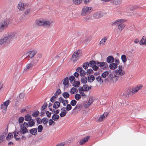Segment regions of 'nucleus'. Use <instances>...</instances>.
<instances>
[{
  "instance_id": "nucleus-54",
  "label": "nucleus",
  "mask_w": 146,
  "mask_h": 146,
  "mask_svg": "<svg viewBox=\"0 0 146 146\" xmlns=\"http://www.w3.org/2000/svg\"><path fill=\"white\" fill-rule=\"evenodd\" d=\"M138 6L133 5L130 8V11H133L134 9H136L138 8Z\"/></svg>"
},
{
  "instance_id": "nucleus-50",
  "label": "nucleus",
  "mask_w": 146,
  "mask_h": 146,
  "mask_svg": "<svg viewBox=\"0 0 146 146\" xmlns=\"http://www.w3.org/2000/svg\"><path fill=\"white\" fill-rule=\"evenodd\" d=\"M81 98V95L79 94H77L75 95V98L76 100H79Z\"/></svg>"
},
{
  "instance_id": "nucleus-36",
  "label": "nucleus",
  "mask_w": 146,
  "mask_h": 146,
  "mask_svg": "<svg viewBox=\"0 0 146 146\" xmlns=\"http://www.w3.org/2000/svg\"><path fill=\"white\" fill-rule=\"evenodd\" d=\"M26 9L25 10L24 14L25 15H28L29 13H30V12L31 11V8L29 7H28V5L27 6V8H26Z\"/></svg>"
},
{
  "instance_id": "nucleus-13",
  "label": "nucleus",
  "mask_w": 146,
  "mask_h": 146,
  "mask_svg": "<svg viewBox=\"0 0 146 146\" xmlns=\"http://www.w3.org/2000/svg\"><path fill=\"white\" fill-rule=\"evenodd\" d=\"M27 5L24 4L23 3H20L18 5V8L20 10L22 11L27 8Z\"/></svg>"
},
{
  "instance_id": "nucleus-52",
  "label": "nucleus",
  "mask_w": 146,
  "mask_h": 146,
  "mask_svg": "<svg viewBox=\"0 0 146 146\" xmlns=\"http://www.w3.org/2000/svg\"><path fill=\"white\" fill-rule=\"evenodd\" d=\"M77 101L74 100H72L70 102V104L72 106H75L76 104Z\"/></svg>"
},
{
  "instance_id": "nucleus-43",
  "label": "nucleus",
  "mask_w": 146,
  "mask_h": 146,
  "mask_svg": "<svg viewBox=\"0 0 146 146\" xmlns=\"http://www.w3.org/2000/svg\"><path fill=\"white\" fill-rule=\"evenodd\" d=\"M39 114V111L37 110L33 112L32 114V115L33 117H37L38 116Z\"/></svg>"
},
{
  "instance_id": "nucleus-64",
  "label": "nucleus",
  "mask_w": 146,
  "mask_h": 146,
  "mask_svg": "<svg viewBox=\"0 0 146 146\" xmlns=\"http://www.w3.org/2000/svg\"><path fill=\"white\" fill-rule=\"evenodd\" d=\"M75 78V77L73 76L70 77L69 80L70 82L72 83Z\"/></svg>"
},
{
  "instance_id": "nucleus-48",
  "label": "nucleus",
  "mask_w": 146,
  "mask_h": 146,
  "mask_svg": "<svg viewBox=\"0 0 146 146\" xmlns=\"http://www.w3.org/2000/svg\"><path fill=\"white\" fill-rule=\"evenodd\" d=\"M74 3L76 5L79 4L81 2L82 0H72Z\"/></svg>"
},
{
  "instance_id": "nucleus-40",
  "label": "nucleus",
  "mask_w": 146,
  "mask_h": 146,
  "mask_svg": "<svg viewBox=\"0 0 146 146\" xmlns=\"http://www.w3.org/2000/svg\"><path fill=\"white\" fill-rule=\"evenodd\" d=\"M81 82L83 84H86L87 82V78L86 77L83 76L81 79Z\"/></svg>"
},
{
  "instance_id": "nucleus-29",
  "label": "nucleus",
  "mask_w": 146,
  "mask_h": 146,
  "mask_svg": "<svg viewBox=\"0 0 146 146\" xmlns=\"http://www.w3.org/2000/svg\"><path fill=\"white\" fill-rule=\"evenodd\" d=\"M60 103L58 102H55L53 106V108L55 109H57L60 106Z\"/></svg>"
},
{
  "instance_id": "nucleus-59",
  "label": "nucleus",
  "mask_w": 146,
  "mask_h": 146,
  "mask_svg": "<svg viewBox=\"0 0 146 146\" xmlns=\"http://www.w3.org/2000/svg\"><path fill=\"white\" fill-rule=\"evenodd\" d=\"M61 92V90L60 89H58L54 93V95H58L60 94Z\"/></svg>"
},
{
  "instance_id": "nucleus-47",
  "label": "nucleus",
  "mask_w": 146,
  "mask_h": 146,
  "mask_svg": "<svg viewBox=\"0 0 146 146\" xmlns=\"http://www.w3.org/2000/svg\"><path fill=\"white\" fill-rule=\"evenodd\" d=\"M96 80L100 83H102L103 82V80L102 79V78L100 76L96 78Z\"/></svg>"
},
{
  "instance_id": "nucleus-34",
  "label": "nucleus",
  "mask_w": 146,
  "mask_h": 146,
  "mask_svg": "<svg viewBox=\"0 0 146 146\" xmlns=\"http://www.w3.org/2000/svg\"><path fill=\"white\" fill-rule=\"evenodd\" d=\"M95 62L94 64H92V65L91 67H92L93 70H97L98 69V66L96 65H97L96 64V61H95Z\"/></svg>"
},
{
  "instance_id": "nucleus-12",
  "label": "nucleus",
  "mask_w": 146,
  "mask_h": 146,
  "mask_svg": "<svg viewBox=\"0 0 146 146\" xmlns=\"http://www.w3.org/2000/svg\"><path fill=\"white\" fill-rule=\"evenodd\" d=\"M104 15L102 12H98L95 13L93 15L94 17L96 19H98L102 17Z\"/></svg>"
},
{
  "instance_id": "nucleus-45",
  "label": "nucleus",
  "mask_w": 146,
  "mask_h": 146,
  "mask_svg": "<svg viewBox=\"0 0 146 146\" xmlns=\"http://www.w3.org/2000/svg\"><path fill=\"white\" fill-rule=\"evenodd\" d=\"M48 120V119L46 117H44L42 119V122L45 125L46 124Z\"/></svg>"
},
{
  "instance_id": "nucleus-41",
  "label": "nucleus",
  "mask_w": 146,
  "mask_h": 146,
  "mask_svg": "<svg viewBox=\"0 0 146 146\" xmlns=\"http://www.w3.org/2000/svg\"><path fill=\"white\" fill-rule=\"evenodd\" d=\"M121 59L123 62L124 63L125 62L127 61V58L125 55H122L121 56Z\"/></svg>"
},
{
  "instance_id": "nucleus-4",
  "label": "nucleus",
  "mask_w": 146,
  "mask_h": 146,
  "mask_svg": "<svg viewBox=\"0 0 146 146\" xmlns=\"http://www.w3.org/2000/svg\"><path fill=\"white\" fill-rule=\"evenodd\" d=\"M92 8L91 7H88L86 6H84L82 9L81 15L84 16L89 14L92 11Z\"/></svg>"
},
{
  "instance_id": "nucleus-6",
  "label": "nucleus",
  "mask_w": 146,
  "mask_h": 146,
  "mask_svg": "<svg viewBox=\"0 0 146 146\" xmlns=\"http://www.w3.org/2000/svg\"><path fill=\"white\" fill-rule=\"evenodd\" d=\"M81 53L79 50L76 51L73 53L72 58L73 60L74 61H76L78 58L81 56Z\"/></svg>"
},
{
  "instance_id": "nucleus-32",
  "label": "nucleus",
  "mask_w": 146,
  "mask_h": 146,
  "mask_svg": "<svg viewBox=\"0 0 146 146\" xmlns=\"http://www.w3.org/2000/svg\"><path fill=\"white\" fill-rule=\"evenodd\" d=\"M59 117L58 115L54 114L52 116V119L54 121H57Z\"/></svg>"
},
{
  "instance_id": "nucleus-5",
  "label": "nucleus",
  "mask_w": 146,
  "mask_h": 146,
  "mask_svg": "<svg viewBox=\"0 0 146 146\" xmlns=\"http://www.w3.org/2000/svg\"><path fill=\"white\" fill-rule=\"evenodd\" d=\"M37 63V60H33L30 63L28 64L26 66V69L27 71L31 70L32 69H34L36 66Z\"/></svg>"
},
{
  "instance_id": "nucleus-51",
  "label": "nucleus",
  "mask_w": 146,
  "mask_h": 146,
  "mask_svg": "<svg viewBox=\"0 0 146 146\" xmlns=\"http://www.w3.org/2000/svg\"><path fill=\"white\" fill-rule=\"evenodd\" d=\"M43 129V127L42 125H39L37 128V129L38 130V131L39 132H41L42 131Z\"/></svg>"
},
{
  "instance_id": "nucleus-10",
  "label": "nucleus",
  "mask_w": 146,
  "mask_h": 146,
  "mask_svg": "<svg viewBox=\"0 0 146 146\" xmlns=\"http://www.w3.org/2000/svg\"><path fill=\"white\" fill-rule=\"evenodd\" d=\"M95 62V61L94 60L91 61L89 63L86 62L84 64L83 67L84 69H87L88 66L91 67L92 65V64H94Z\"/></svg>"
},
{
  "instance_id": "nucleus-3",
  "label": "nucleus",
  "mask_w": 146,
  "mask_h": 146,
  "mask_svg": "<svg viewBox=\"0 0 146 146\" xmlns=\"http://www.w3.org/2000/svg\"><path fill=\"white\" fill-rule=\"evenodd\" d=\"M10 20L9 19H7L0 22V32H3L8 28Z\"/></svg>"
},
{
  "instance_id": "nucleus-30",
  "label": "nucleus",
  "mask_w": 146,
  "mask_h": 146,
  "mask_svg": "<svg viewBox=\"0 0 146 146\" xmlns=\"http://www.w3.org/2000/svg\"><path fill=\"white\" fill-rule=\"evenodd\" d=\"M25 120L27 121H29L32 119L31 116L29 114L26 115L25 116Z\"/></svg>"
},
{
  "instance_id": "nucleus-14",
  "label": "nucleus",
  "mask_w": 146,
  "mask_h": 146,
  "mask_svg": "<svg viewBox=\"0 0 146 146\" xmlns=\"http://www.w3.org/2000/svg\"><path fill=\"white\" fill-rule=\"evenodd\" d=\"M36 51H32L28 52L24 55L26 56H28L29 57L32 58L36 54Z\"/></svg>"
},
{
  "instance_id": "nucleus-49",
  "label": "nucleus",
  "mask_w": 146,
  "mask_h": 146,
  "mask_svg": "<svg viewBox=\"0 0 146 146\" xmlns=\"http://www.w3.org/2000/svg\"><path fill=\"white\" fill-rule=\"evenodd\" d=\"M82 108V106L80 104H78L76 106H75V108L73 110H75L76 109H81Z\"/></svg>"
},
{
  "instance_id": "nucleus-42",
  "label": "nucleus",
  "mask_w": 146,
  "mask_h": 146,
  "mask_svg": "<svg viewBox=\"0 0 146 146\" xmlns=\"http://www.w3.org/2000/svg\"><path fill=\"white\" fill-rule=\"evenodd\" d=\"M78 91L77 89L74 87L72 88L70 90V92L72 94H74L75 92H77Z\"/></svg>"
},
{
  "instance_id": "nucleus-53",
  "label": "nucleus",
  "mask_w": 146,
  "mask_h": 146,
  "mask_svg": "<svg viewBox=\"0 0 146 146\" xmlns=\"http://www.w3.org/2000/svg\"><path fill=\"white\" fill-rule=\"evenodd\" d=\"M93 72V71L92 69H88L86 72V74L87 75H89L91 74Z\"/></svg>"
},
{
  "instance_id": "nucleus-58",
  "label": "nucleus",
  "mask_w": 146,
  "mask_h": 146,
  "mask_svg": "<svg viewBox=\"0 0 146 146\" xmlns=\"http://www.w3.org/2000/svg\"><path fill=\"white\" fill-rule=\"evenodd\" d=\"M9 104V100H7L6 101L4 102L3 105L7 107L8 105Z\"/></svg>"
},
{
  "instance_id": "nucleus-25",
  "label": "nucleus",
  "mask_w": 146,
  "mask_h": 146,
  "mask_svg": "<svg viewBox=\"0 0 146 146\" xmlns=\"http://www.w3.org/2000/svg\"><path fill=\"white\" fill-rule=\"evenodd\" d=\"M95 79V77L93 75H90L88 77V81L90 82H92Z\"/></svg>"
},
{
  "instance_id": "nucleus-39",
  "label": "nucleus",
  "mask_w": 146,
  "mask_h": 146,
  "mask_svg": "<svg viewBox=\"0 0 146 146\" xmlns=\"http://www.w3.org/2000/svg\"><path fill=\"white\" fill-rule=\"evenodd\" d=\"M109 72L108 71H106L104 72L102 74V77L103 78H105L106 77V76L108 75Z\"/></svg>"
},
{
  "instance_id": "nucleus-17",
  "label": "nucleus",
  "mask_w": 146,
  "mask_h": 146,
  "mask_svg": "<svg viewBox=\"0 0 146 146\" xmlns=\"http://www.w3.org/2000/svg\"><path fill=\"white\" fill-rule=\"evenodd\" d=\"M114 58L113 56H110L107 57L106 61L109 63H111L114 61Z\"/></svg>"
},
{
  "instance_id": "nucleus-55",
  "label": "nucleus",
  "mask_w": 146,
  "mask_h": 146,
  "mask_svg": "<svg viewBox=\"0 0 146 146\" xmlns=\"http://www.w3.org/2000/svg\"><path fill=\"white\" fill-rule=\"evenodd\" d=\"M72 108V107L70 104H68L66 108V110L69 111Z\"/></svg>"
},
{
  "instance_id": "nucleus-21",
  "label": "nucleus",
  "mask_w": 146,
  "mask_h": 146,
  "mask_svg": "<svg viewBox=\"0 0 146 146\" xmlns=\"http://www.w3.org/2000/svg\"><path fill=\"white\" fill-rule=\"evenodd\" d=\"M140 45H146V36H143L139 42Z\"/></svg>"
},
{
  "instance_id": "nucleus-11",
  "label": "nucleus",
  "mask_w": 146,
  "mask_h": 146,
  "mask_svg": "<svg viewBox=\"0 0 146 146\" xmlns=\"http://www.w3.org/2000/svg\"><path fill=\"white\" fill-rule=\"evenodd\" d=\"M29 122L28 123L24 122V125L27 127H31L34 125L35 122L34 120L32 119L31 120H30Z\"/></svg>"
},
{
  "instance_id": "nucleus-20",
  "label": "nucleus",
  "mask_w": 146,
  "mask_h": 146,
  "mask_svg": "<svg viewBox=\"0 0 146 146\" xmlns=\"http://www.w3.org/2000/svg\"><path fill=\"white\" fill-rule=\"evenodd\" d=\"M89 137H90L89 136H87L86 137H85L84 139L80 140V144L82 145L87 142L89 138Z\"/></svg>"
},
{
  "instance_id": "nucleus-9",
  "label": "nucleus",
  "mask_w": 146,
  "mask_h": 146,
  "mask_svg": "<svg viewBox=\"0 0 146 146\" xmlns=\"http://www.w3.org/2000/svg\"><path fill=\"white\" fill-rule=\"evenodd\" d=\"M27 127L24 125V123L23 124L20 125V129L19 130V132L21 134H25L28 132V129Z\"/></svg>"
},
{
  "instance_id": "nucleus-8",
  "label": "nucleus",
  "mask_w": 146,
  "mask_h": 146,
  "mask_svg": "<svg viewBox=\"0 0 146 146\" xmlns=\"http://www.w3.org/2000/svg\"><path fill=\"white\" fill-rule=\"evenodd\" d=\"M109 76V79L111 80H112L113 82H116L119 78V75L115 73H114L113 75L110 74Z\"/></svg>"
},
{
  "instance_id": "nucleus-2",
  "label": "nucleus",
  "mask_w": 146,
  "mask_h": 146,
  "mask_svg": "<svg viewBox=\"0 0 146 146\" xmlns=\"http://www.w3.org/2000/svg\"><path fill=\"white\" fill-rule=\"evenodd\" d=\"M125 21V20L122 19H118L116 20L111 24L112 25H117L118 31L120 33L125 27V25L123 24Z\"/></svg>"
},
{
  "instance_id": "nucleus-44",
  "label": "nucleus",
  "mask_w": 146,
  "mask_h": 146,
  "mask_svg": "<svg viewBox=\"0 0 146 146\" xmlns=\"http://www.w3.org/2000/svg\"><path fill=\"white\" fill-rule=\"evenodd\" d=\"M96 64L98 66L101 67H103V65L104 64V62H99L96 61Z\"/></svg>"
},
{
  "instance_id": "nucleus-63",
  "label": "nucleus",
  "mask_w": 146,
  "mask_h": 146,
  "mask_svg": "<svg viewBox=\"0 0 146 146\" xmlns=\"http://www.w3.org/2000/svg\"><path fill=\"white\" fill-rule=\"evenodd\" d=\"M82 67H78V68L76 70L77 72H80H80L82 71Z\"/></svg>"
},
{
  "instance_id": "nucleus-31",
  "label": "nucleus",
  "mask_w": 146,
  "mask_h": 146,
  "mask_svg": "<svg viewBox=\"0 0 146 146\" xmlns=\"http://www.w3.org/2000/svg\"><path fill=\"white\" fill-rule=\"evenodd\" d=\"M92 86H90L89 87L87 85L85 84L83 85V88H84V90L85 91H87L88 90L91 89V88Z\"/></svg>"
},
{
  "instance_id": "nucleus-56",
  "label": "nucleus",
  "mask_w": 146,
  "mask_h": 146,
  "mask_svg": "<svg viewBox=\"0 0 146 146\" xmlns=\"http://www.w3.org/2000/svg\"><path fill=\"white\" fill-rule=\"evenodd\" d=\"M24 118L22 117H20L19 119V123H22L24 120Z\"/></svg>"
},
{
  "instance_id": "nucleus-26",
  "label": "nucleus",
  "mask_w": 146,
  "mask_h": 146,
  "mask_svg": "<svg viewBox=\"0 0 146 146\" xmlns=\"http://www.w3.org/2000/svg\"><path fill=\"white\" fill-rule=\"evenodd\" d=\"M111 3L114 5H119L122 3L121 0H113L111 1Z\"/></svg>"
},
{
  "instance_id": "nucleus-33",
  "label": "nucleus",
  "mask_w": 146,
  "mask_h": 146,
  "mask_svg": "<svg viewBox=\"0 0 146 146\" xmlns=\"http://www.w3.org/2000/svg\"><path fill=\"white\" fill-rule=\"evenodd\" d=\"M13 136L12 133H8V135L6 137V139L7 140L9 141L11 139L13 138Z\"/></svg>"
},
{
  "instance_id": "nucleus-60",
  "label": "nucleus",
  "mask_w": 146,
  "mask_h": 146,
  "mask_svg": "<svg viewBox=\"0 0 146 146\" xmlns=\"http://www.w3.org/2000/svg\"><path fill=\"white\" fill-rule=\"evenodd\" d=\"M66 114V113L65 111H62L61 113L60 114V116L61 117H63L64 116H65Z\"/></svg>"
},
{
  "instance_id": "nucleus-23",
  "label": "nucleus",
  "mask_w": 146,
  "mask_h": 146,
  "mask_svg": "<svg viewBox=\"0 0 146 146\" xmlns=\"http://www.w3.org/2000/svg\"><path fill=\"white\" fill-rule=\"evenodd\" d=\"M93 102V101L92 98H89V101L87 102L86 104H85V107L86 108L88 107Z\"/></svg>"
},
{
  "instance_id": "nucleus-19",
  "label": "nucleus",
  "mask_w": 146,
  "mask_h": 146,
  "mask_svg": "<svg viewBox=\"0 0 146 146\" xmlns=\"http://www.w3.org/2000/svg\"><path fill=\"white\" fill-rule=\"evenodd\" d=\"M52 22L47 20H44L43 26L45 27H49Z\"/></svg>"
},
{
  "instance_id": "nucleus-22",
  "label": "nucleus",
  "mask_w": 146,
  "mask_h": 146,
  "mask_svg": "<svg viewBox=\"0 0 146 146\" xmlns=\"http://www.w3.org/2000/svg\"><path fill=\"white\" fill-rule=\"evenodd\" d=\"M30 133L33 135H35L37 134V129L36 128H34L29 130Z\"/></svg>"
},
{
  "instance_id": "nucleus-57",
  "label": "nucleus",
  "mask_w": 146,
  "mask_h": 146,
  "mask_svg": "<svg viewBox=\"0 0 146 146\" xmlns=\"http://www.w3.org/2000/svg\"><path fill=\"white\" fill-rule=\"evenodd\" d=\"M53 120L52 119H50L49 120V124L50 125H51L52 124L53 125H54L55 124V122L53 121Z\"/></svg>"
},
{
  "instance_id": "nucleus-27",
  "label": "nucleus",
  "mask_w": 146,
  "mask_h": 146,
  "mask_svg": "<svg viewBox=\"0 0 146 146\" xmlns=\"http://www.w3.org/2000/svg\"><path fill=\"white\" fill-rule=\"evenodd\" d=\"M107 39V37H104L100 41L99 44L100 45H104L105 42H106Z\"/></svg>"
},
{
  "instance_id": "nucleus-15",
  "label": "nucleus",
  "mask_w": 146,
  "mask_h": 146,
  "mask_svg": "<svg viewBox=\"0 0 146 146\" xmlns=\"http://www.w3.org/2000/svg\"><path fill=\"white\" fill-rule=\"evenodd\" d=\"M142 85L140 86L137 85L136 87H133L132 88V92L133 93H135L137 92V91L142 87Z\"/></svg>"
},
{
  "instance_id": "nucleus-62",
  "label": "nucleus",
  "mask_w": 146,
  "mask_h": 146,
  "mask_svg": "<svg viewBox=\"0 0 146 146\" xmlns=\"http://www.w3.org/2000/svg\"><path fill=\"white\" fill-rule=\"evenodd\" d=\"M37 122L39 124H40L42 122V120L39 118H37L36 119Z\"/></svg>"
},
{
  "instance_id": "nucleus-16",
  "label": "nucleus",
  "mask_w": 146,
  "mask_h": 146,
  "mask_svg": "<svg viewBox=\"0 0 146 146\" xmlns=\"http://www.w3.org/2000/svg\"><path fill=\"white\" fill-rule=\"evenodd\" d=\"M108 113L107 112H105L103 114L101 115L98 119V121L100 122L102 121L108 115Z\"/></svg>"
},
{
  "instance_id": "nucleus-46",
  "label": "nucleus",
  "mask_w": 146,
  "mask_h": 146,
  "mask_svg": "<svg viewBox=\"0 0 146 146\" xmlns=\"http://www.w3.org/2000/svg\"><path fill=\"white\" fill-rule=\"evenodd\" d=\"M80 82L79 81L76 82L74 83L73 84V86L76 88H78L79 86Z\"/></svg>"
},
{
  "instance_id": "nucleus-18",
  "label": "nucleus",
  "mask_w": 146,
  "mask_h": 146,
  "mask_svg": "<svg viewBox=\"0 0 146 146\" xmlns=\"http://www.w3.org/2000/svg\"><path fill=\"white\" fill-rule=\"evenodd\" d=\"M69 78L68 77L65 78L63 82V84L64 85V87L67 88L68 86Z\"/></svg>"
},
{
  "instance_id": "nucleus-61",
  "label": "nucleus",
  "mask_w": 146,
  "mask_h": 146,
  "mask_svg": "<svg viewBox=\"0 0 146 146\" xmlns=\"http://www.w3.org/2000/svg\"><path fill=\"white\" fill-rule=\"evenodd\" d=\"M86 74V72L85 70H83L80 73V75L81 76H84Z\"/></svg>"
},
{
  "instance_id": "nucleus-35",
  "label": "nucleus",
  "mask_w": 146,
  "mask_h": 146,
  "mask_svg": "<svg viewBox=\"0 0 146 146\" xmlns=\"http://www.w3.org/2000/svg\"><path fill=\"white\" fill-rule=\"evenodd\" d=\"M1 106L2 109L3 110V112L4 113H5L6 112L7 107L3 105V104H1Z\"/></svg>"
},
{
  "instance_id": "nucleus-24",
  "label": "nucleus",
  "mask_w": 146,
  "mask_h": 146,
  "mask_svg": "<svg viewBox=\"0 0 146 146\" xmlns=\"http://www.w3.org/2000/svg\"><path fill=\"white\" fill-rule=\"evenodd\" d=\"M117 67V64L115 63H112L109 65V68L111 70H114Z\"/></svg>"
},
{
  "instance_id": "nucleus-37",
  "label": "nucleus",
  "mask_w": 146,
  "mask_h": 146,
  "mask_svg": "<svg viewBox=\"0 0 146 146\" xmlns=\"http://www.w3.org/2000/svg\"><path fill=\"white\" fill-rule=\"evenodd\" d=\"M59 101L61 103H62L63 105L65 106H66V104H65V100H64L62 97H60L58 99Z\"/></svg>"
},
{
  "instance_id": "nucleus-28",
  "label": "nucleus",
  "mask_w": 146,
  "mask_h": 146,
  "mask_svg": "<svg viewBox=\"0 0 146 146\" xmlns=\"http://www.w3.org/2000/svg\"><path fill=\"white\" fill-rule=\"evenodd\" d=\"M43 20H37L36 21V23L37 25L40 26L43 25Z\"/></svg>"
},
{
  "instance_id": "nucleus-7",
  "label": "nucleus",
  "mask_w": 146,
  "mask_h": 146,
  "mask_svg": "<svg viewBox=\"0 0 146 146\" xmlns=\"http://www.w3.org/2000/svg\"><path fill=\"white\" fill-rule=\"evenodd\" d=\"M118 69L115 70V73L116 74H118L119 75L122 76L125 74V71L123 70V68L122 66L119 65L118 66Z\"/></svg>"
},
{
  "instance_id": "nucleus-1",
  "label": "nucleus",
  "mask_w": 146,
  "mask_h": 146,
  "mask_svg": "<svg viewBox=\"0 0 146 146\" xmlns=\"http://www.w3.org/2000/svg\"><path fill=\"white\" fill-rule=\"evenodd\" d=\"M15 35V33H13L5 35L0 40V46L9 42L14 38Z\"/></svg>"
},
{
  "instance_id": "nucleus-38",
  "label": "nucleus",
  "mask_w": 146,
  "mask_h": 146,
  "mask_svg": "<svg viewBox=\"0 0 146 146\" xmlns=\"http://www.w3.org/2000/svg\"><path fill=\"white\" fill-rule=\"evenodd\" d=\"M62 96L64 98L66 99L69 97L70 95L68 92H65L63 93Z\"/></svg>"
}]
</instances>
